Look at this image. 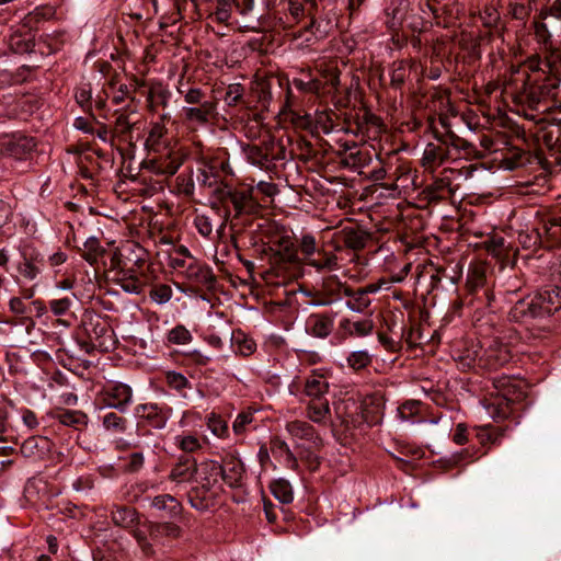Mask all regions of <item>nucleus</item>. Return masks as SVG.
Segmentation results:
<instances>
[{"mask_svg":"<svg viewBox=\"0 0 561 561\" xmlns=\"http://www.w3.org/2000/svg\"><path fill=\"white\" fill-rule=\"evenodd\" d=\"M147 500L150 502L151 508L164 513L161 514V517L176 519L183 513L182 503L171 494H160L154 497H147Z\"/></svg>","mask_w":561,"mask_h":561,"instance_id":"4be33fe9","label":"nucleus"},{"mask_svg":"<svg viewBox=\"0 0 561 561\" xmlns=\"http://www.w3.org/2000/svg\"><path fill=\"white\" fill-rule=\"evenodd\" d=\"M344 296L350 298L346 301V307L354 312H364L371 304L365 291H360L358 288L345 287Z\"/></svg>","mask_w":561,"mask_h":561,"instance_id":"ea45409f","label":"nucleus"},{"mask_svg":"<svg viewBox=\"0 0 561 561\" xmlns=\"http://www.w3.org/2000/svg\"><path fill=\"white\" fill-rule=\"evenodd\" d=\"M51 447V442L45 436H31L21 445V454L26 458H42Z\"/></svg>","mask_w":561,"mask_h":561,"instance_id":"c756f323","label":"nucleus"},{"mask_svg":"<svg viewBox=\"0 0 561 561\" xmlns=\"http://www.w3.org/2000/svg\"><path fill=\"white\" fill-rule=\"evenodd\" d=\"M244 88L240 83L229 84L224 96L225 102L229 106H236L242 100Z\"/></svg>","mask_w":561,"mask_h":561,"instance_id":"338daca9","label":"nucleus"},{"mask_svg":"<svg viewBox=\"0 0 561 561\" xmlns=\"http://www.w3.org/2000/svg\"><path fill=\"white\" fill-rule=\"evenodd\" d=\"M348 287L347 285L341 283L337 276L332 275L323 279L320 296H325L330 299H333V302L341 299L342 295L344 296V288Z\"/></svg>","mask_w":561,"mask_h":561,"instance_id":"c03bdc74","label":"nucleus"},{"mask_svg":"<svg viewBox=\"0 0 561 561\" xmlns=\"http://www.w3.org/2000/svg\"><path fill=\"white\" fill-rule=\"evenodd\" d=\"M430 203H439L453 194L448 179H437L424 190Z\"/></svg>","mask_w":561,"mask_h":561,"instance_id":"e433bc0d","label":"nucleus"},{"mask_svg":"<svg viewBox=\"0 0 561 561\" xmlns=\"http://www.w3.org/2000/svg\"><path fill=\"white\" fill-rule=\"evenodd\" d=\"M164 381L167 386L174 390L181 398H187L186 390L193 388L192 382L181 373L168 370L164 373Z\"/></svg>","mask_w":561,"mask_h":561,"instance_id":"58836bf2","label":"nucleus"},{"mask_svg":"<svg viewBox=\"0 0 561 561\" xmlns=\"http://www.w3.org/2000/svg\"><path fill=\"white\" fill-rule=\"evenodd\" d=\"M483 346L472 345L463 350L459 356V363L467 368H480V358Z\"/></svg>","mask_w":561,"mask_h":561,"instance_id":"603ef678","label":"nucleus"},{"mask_svg":"<svg viewBox=\"0 0 561 561\" xmlns=\"http://www.w3.org/2000/svg\"><path fill=\"white\" fill-rule=\"evenodd\" d=\"M551 126L557 127V135L552 129L543 133L542 141L548 149V156H536L535 158L540 163L545 171L552 172L554 167L561 169V117H553Z\"/></svg>","mask_w":561,"mask_h":561,"instance_id":"39448f33","label":"nucleus"},{"mask_svg":"<svg viewBox=\"0 0 561 561\" xmlns=\"http://www.w3.org/2000/svg\"><path fill=\"white\" fill-rule=\"evenodd\" d=\"M185 276L190 282L209 291L216 288L217 277L213 268L206 264H199L197 262L188 263V265H186Z\"/></svg>","mask_w":561,"mask_h":561,"instance_id":"2eb2a0df","label":"nucleus"},{"mask_svg":"<svg viewBox=\"0 0 561 561\" xmlns=\"http://www.w3.org/2000/svg\"><path fill=\"white\" fill-rule=\"evenodd\" d=\"M488 284L485 267L482 265H473L469 268L466 289L467 293L483 287Z\"/></svg>","mask_w":561,"mask_h":561,"instance_id":"09e8293b","label":"nucleus"},{"mask_svg":"<svg viewBox=\"0 0 561 561\" xmlns=\"http://www.w3.org/2000/svg\"><path fill=\"white\" fill-rule=\"evenodd\" d=\"M116 119H115V131L123 136V137H127L128 135H130L131 133V129L135 125V123H131L129 121V115L126 114V113H118L116 112Z\"/></svg>","mask_w":561,"mask_h":561,"instance_id":"774afa93","label":"nucleus"},{"mask_svg":"<svg viewBox=\"0 0 561 561\" xmlns=\"http://www.w3.org/2000/svg\"><path fill=\"white\" fill-rule=\"evenodd\" d=\"M59 423L79 430L88 425V415L79 410H62L55 416Z\"/></svg>","mask_w":561,"mask_h":561,"instance_id":"79ce46f5","label":"nucleus"},{"mask_svg":"<svg viewBox=\"0 0 561 561\" xmlns=\"http://www.w3.org/2000/svg\"><path fill=\"white\" fill-rule=\"evenodd\" d=\"M316 255L308 259V265L313 266L317 271H334L339 267L337 256L334 253L319 250Z\"/></svg>","mask_w":561,"mask_h":561,"instance_id":"37998d69","label":"nucleus"},{"mask_svg":"<svg viewBox=\"0 0 561 561\" xmlns=\"http://www.w3.org/2000/svg\"><path fill=\"white\" fill-rule=\"evenodd\" d=\"M383 417V402L382 398L373 396L366 398L362 403V419L369 426H375L381 423Z\"/></svg>","mask_w":561,"mask_h":561,"instance_id":"c85d7f7f","label":"nucleus"},{"mask_svg":"<svg viewBox=\"0 0 561 561\" xmlns=\"http://www.w3.org/2000/svg\"><path fill=\"white\" fill-rule=\"evenodd\" d=\"M546 249L561 245V211L537 214L535 218Z\"/></svg>","mask_w":561,"mask_h":561,"instance_id":"6e6552de","label":"nucleus"},{"mask_svg":"<svg viewBox=\"0 0 561 561\" xmlns=\"http://www.w3.org/2000/svg\"><path fill=\"white\" fill-rule=\"evenodd\" d=\"M480 21L488 28V32L479 35V44L490 43L495 34H501L503 25L501 24V15L499 10L493 5H485L480 12Z\"/></svg>","mask_w":561,"mask_h":561,"instance_id":"a211bd4d","label":"nucleus"},{"mask_svg":"<svg viewBox=\"0 0 561 561\" xmlns=\"http://www.w3.org/2000/svg\"><path fill=\"white\" fill-rule=\"evenodd\" d=\"M73 299L70 297H64L60 299H53L49 301V309L57 317H73V313L70 311Z\"/></svg>","mask_w":561,"mask_h":561,"instance_id":"e2e57ef3","label":"nucleus"},{"mask_svg":"<svg viewBox=\"0 0 561 561\" xmlns=\"http://www.w3.org/2000/svg\"><path fill=\"white\" fill-rule=\"evenodd\" d=\"M511 359L512 352L510 346L499 339H492L486 342L482 350L480 369L497 370L510 363Z\"/></svg>","mask_w":561,"mask_h":561,"instance_id":"423d86ee","label":"nucleus"},{"mask_svg":"<svg viewBox=\"0 0 561 561\" xmlns=\"http://www.w3.org/2000/svg\"><path fill=\"white\" fill-rule=\"evenodd\" d=\"M8 46L14 54H30L35 47V31L27 24H23L9 35Z\"/></svg>","mask_w":561,"mask_h":561,"instance_id":"4468645a","label":"nucleus"},{"mask_svg":"<svg viewBox=\"0 0 561 561\" xmlns=\"http://www.w3.org/2000/svg\"><path fill=\"white\" fill-rule=\"evenodd\" d=\"M197 476V461L192 455L184 454L169 473V480L176 483L191 482Z\"/></svg>","mask_w":561,"mask_h":561,"instance_id":"f3484780","label":"nucleus"},{"mask_svg":"<svg viewBox=\"0 0 561 561\" xmlns=\"http://www.w3.org/2000/svg\"><path fill=\"white\" fill-rule=\"evenodd\" d=\"M112 523L123 529H131L138 526L140 519L135 507L113 504L110 510Z\"/></svg>","mask_w":561,"mask_h":561,"instance_id":"5701e85b","label":"nucleus"},{"mask_svg":"<svg viewBox=\"0 0 561 561\" xmlns=\"http://www.w3.org/2000/svg\"><path fill=\"white\" fill-rule=\"evenodd\" d=\"M286 428L293 437L310 442L317 448H320L323 445V440L316 428L306 421H291L287 423Z\"/></svg>","mask_w":561,"mask_h":561,"instance_id":"bb28decb","label":"nucleus"},{"mask_svg":"<svg viewBox=\"0 0 561 561\" xmlns=\"http://www.w3.org/2000/svg\"><path fill=\"white\" fill-rule=\"evenodd\" d=\"M514 403L497 396L488 407L490 415L495 421L507 419L513 413Z\"/></svg>","mask_w":561,"mask_h":561,"instance_id":"de8ad7c7","label":"nucleus"},{"mask_svg":"<svg viewBox=\"0 0 561 561\" xmlns=\"http://www.w3.org/2000/svg\"><path fill=\"white\" fill-rule=\"evenodd\" d=\"M119 286L125 293L139 295L144 291L145 282L136 274L130 278H121Z\"/></svg>","mask_w":561,"mask_h":561,"instance_id":"0e129e2a","label":"nucleus"},{"mask_svg":"<svg viewBox=\"0 0 561 561\" xmlns=\"http://www.w3.org/2000/svg\"><path fill=\"white\" fill-rule=\"evenodd\" d=\"M221 479L230 488H240L242 485V478L244 473L243 463L234 458L229 457L220 465Z\"/></svg>","mask_w":561,"mask_h":561,"instance_id":"cd10ccee","label":"nucleus"},{"mask_svg":"<svg viewBox=\"0 0 561 561\" xmlns=\"http://www.w3.org/2000/svg\"><path fill=\"white\" fill-rule=\"evenodd\" d=\"M531 154L519 148H512L504 154L501 160V165L510 171L525 167L531 162Z\"/></svg>","mask_w":561,"mask_h":561,"instance_id":"f704fd0d","label":"nucleus"},{"mask_svg":"<svg viewBox=\"0 0 561 561\" xmlns=\"http://www.w3.org/2000/svg\"><path fill=\"white\" fill-rule=\"evenodd\" d=\"M36 147L35 138L24 134L0 135V154L18 160L25 159Z\"/></svg>","mask_w":561,"mask_h":561,"instance_id":"0eeeda50","label":"nucleus"},{"mask_svg":"<svg viewBox=\"0 0 561 561\" xmlns=\"http://www.w3.org/2000/svg\"><path fill=\"white\" fill-rule=\"evenodd\" d=\"M105 250L100 244V241L95 237L89 238L81 250V256L89 262L90 264H95L103 254Z\"/></svg>","mask_w":561,"mask_h":561,"instance_id":"8fccbe9b","label":"nucleus"},{"mask_svg":"<svg viewBox=\"0 0 561 561\" xmlns=\"http://www.w3.org/2000/svg\"><path fill=\"white\" fill-rule=\"evenodd\" d=\"M167 134V128L164 126V123H154L152 124L149 135L146 139L145 146L148 150H158V146L161 142V139Z\"/></svg>","mask_w":561,"mask_h":561,"instance_id":"6e6d98bb","label":"nucleus"},{"mask_svg":"<svg viewBox=\"0 0 561 561\" xmlns=\"http://www.w3.org/2000/svg\"><path fill=\"white\" fill-rule=\"evenodd\" d=\"M371 356L367 351H354L347 356V365L354 370H362L371 364Z\"/></svg>","mask_w":561,"mask_h":561,"instance_id":"052dcab7","label":"nucleus"},{"mask_svg":"<svg viewBox=\"0 0 561 561\" xmlns=\"http://www.w3.org/2000/svg\"><path fill=\"white\" fill-rule=\"evenodd\" d=\"M82 327L88 341L81 343V347L91 353L98 350L102 353L115 348L116 339L107 317H102L94 311H85L82 318Z\"/></svg>","mask_w":561,"mask_h":561,"instance_id":"20e7f679","label":"nucleus"},{"mask_svg":"<svg viewBox=\"0 0 561 561\" xmlns=\"http://www.w3.org/2000/svg\"><path fill=\"white\" fill-rule=\"evenodd\" d=\"M171 96V92L162 87L152 88L149 91L148 101L150 103L151 108L154 106L167 107L169 100Z\"/></svg>","mask_w":561,"mask_h":561,"instance_id":"680f3d73","label":"nucleus"},{"mask_svg":"<svg viewBox=\"0 0 561 561\" xmlns=\"http://www.w3.org/2000/svg\"><path fill=\"white\" fill-rule=\"evenodd\" d=\"M272 260L276 264H295L298 262V253L295 244L289 238H282L277 244V249L274 250Z\"/></svg>","mask_w":561,"mask_h":561,"instance_id":"7c9ffc66","label":"nucleus"},{"mask_svg":"<svg viewBox=\"0 0 561 561\" xmlns=\"http://www.w3.org/2000/svg\"><path fill=\"white\" fill-rule=\"evenodd\" d=\"M477 454L474 448H465L459 453L453 454L449 458L438 460L445 469H451L460 465L461 461L472 458Z\"/></svg>","mask_w":561,"mask_h":561,"instance_id":"bf43d9fd","label":"nucleus"},{"mask_svg":"<svg viewBox=\"0 0 561 561\" xmlns=\"http://www.w3.org/2000/svg\"><path fill=\"white\" fill-rule=\"evenodd\" d=\"M330 415V405L327 399L310 400L307 405V416L310 421L322 424Z\"/></svg>","mask_w":561,"mask_h":561,"instance_id":"a19ab883","label":"nucleus"},{"mask_svg":"<svg viewBox=\"0 0 561 561\" xmlns=\"http://www.w3.org/2000/svg\"><path fill=\"white\" fill-rule=\"evenodd\" d=\"M104 428L114 434H123L127 430V420L116 412H108L102 419Z\"/></svg>","mask_w":561,"mask_h":561,"instance_id":"3c124183","label":"nucleus"},{"mask_svg":"<svg viewBox=\"0 0 561 561\" xmlns=\"http://www.w3.org/2000/svg\"><path fill=\"white\" fill-rule=\"evenodd\" d=\"M133 537L137 541L141 552L147 558H154L157 556V550L153 548V543L150 540L149 534L147 535L144 530L138 528H131Z\"/></svg>","mask_w":561,"mask_h":561,"instance_id":"864d4df0","label":"nucleus"},{"mask_svg":"<svg viewBox=\"0 0 561 561\" xmlns=\"http://www.w3.org/2000/svg\"><path fill=\"white\" fill-rule=\"evenodd\" d=\"M133 399V389L124 382H110L102 392V403L112 409L118 410L121 413L127 411Z\"/></svg>","mask_w":561,"mask_h":561,"instance_id":"1a4fd4ad","label":"nucleus"},{"mask_svg":"<svg viewBox=\"0 0 561 561\" xmlns=\"http://www.w3.org/2000/svg\"><path fill=\"white\" fill-rule=\"evenodd\" d=\"M213 489V486L202 483L192 486L186 493L191 507L201 513L208 512L215 507L217 504V494Z\"/></svg>","mask_w":561,"mask_h":561,"instance_id":"ddd939ff","label":"nucleus"},{"mask_svg":"<svg viewBox=\"0 0 561 561\" xmlns=\"http://www.w3.org/2000/svg\"><path fill=\"white\" fill-rule=\"evenodd\" d=\"M423 165L439 167L447 161L458 160V156L451 152V149L446 148L442 142H430L423 152Z\"/></svg>","mask_w":561,"mask_h":561,"instance_id":"a878e982","label":"nucleus"},{"mask_svg":"<svg viewBox=\"0 0 561 561\" xmlns=\"http://www.w3.org/2000/svg\"><path fill=\"white\" fill-rule=\"evenodd\" d=\"M150 298L159 305L168 302L172 297V288L167 284H160L151 288Z\"/></svg>","mask_w":561,"mask_h":561,"instance_id":"69168bd1","label":"nucleus"},{"mask_svg":"<svg viewBox=\"0 0 561 561\" xmlns=\"http://www.w3.org/2000/svg\"><path fill=\"white\" fill-rule=\"evenodd\" d=\"M339 238L344 247L353 250H363L371 238V233L359 226H346L339 231Z\"/></svg>","mask_w":561,"mask_h":561,"instance_id":"aec40b11","label":"nucleus"},{"mask_svg":"<svg viewBox=\"0 0 561 561\" xmlns=\"http://www.w3.org/2000/svg\"><path fill=\"white\" fill-rule=\"evenodd\" d=\"M409 9V0H386V24L389 30L398 31L405 20Z\"/></svg>","mask_w":561,"mask_h":561,"instance_id":"393cba45","label":"nucleus"},{"mask_svg":"<svg viewBox=\"0 0 561 561\" xmlns=\"http://www.w3.org/2000/svg\"><path fill=\"white\" fill-rule=\"evenodd\" d=\"M270 490L272 494L283 504H289L294 500L293 488L289 481L277 479L271 482Z\"/></svg>","mask_w":561,"mask_h":561,"instance_id":"49530a36","label":"nucleus"},{"mask_svg":"<svg viewBox=\"0 0 561 561\" xmlns=\"http://www.w3.org/2000/svg\"><path fill=\"white\" fill-rule=\"evenodd\" d=\"M214 194L224 206L227 204L232 205L234 210L231 219L232 230L237 231L236 228L239 225V220H242L244 216H256L261 211L260 203L253 197V187L237 188L220 182ZM249 224L250 221L242 222V227L238 229V232Z\"/></svg>","mask_w":561,"mask_h":561,"instance_id":"f03ea898","label":"nucleus"},{"mask_svg":"<svg viewBox=\"0 0 561 561\" xmlns=\"http://www.w3.org/2000/svg\"><path fill=\"white\" fill-rule=\"evenodd\" d=\"M329 391V382L323 375H311L305 381L304 392L310 400L325 399Z\"/></svg>","mask_w":561,"mask_h":561,"instance_id":"c9c22d12","label":"nucleus"},{"mask_svg":"<svg viewBox=\"0 0 561 561\" xmlns=\"http://www.w3.org/2000/svg\"><path fill=\"white\" fill-rule=\"evenodd\" d=\"M333 329L334 319L329 313H312L306 321V332L313 337L327 339Z\"/></svg>","mask_w":561,"mask_h":561,"instance_id":"412c9836","label":"nucleus"},{"mask_svg":"<svg viewBox=\"0 0 561 561\" xmlns=\"http://www.w3.org/2000/svg\"><path fill=\"white\" fill-rule=\"evenodd\" d=\"M534 33L537 42L542 44L547 50H551V55H556V50L552 49L551 33L546 23L542 21L534 22Z\"/></svg>","mask_w":561,"mask_h":561,"instance_id":"5fc2aeb1","label":"nucleus"},{"mask_svg":"<svg viewBox=\"0 0 561 561\" xmlns=\"http://www.w3.org/2000/svg\"><path fill=\"white\" fill-rule=\"evenodd\" d=\"M146 263V260L139 255L135 259L129 256L117 257L116 255L112 259V266L115 271V282L121 285V278H130L138 274L137 268H141Z\"/></svg>","mask_w":561,"mask_h":561,"instance_id":"b1692460","label":"nucleus"},{"mask_svg":"<svg viewBox=\"0 0 561 561\" xmlns=\"http://www.w3.org/2000/svg\"><path fill=\"white\" fill-rule=\"evenodd\" d=\"M465 301L467 305L476 307V309L489 308L494 301V294L490 285L479 287L478 289L468 291Z\"/></svg>","mask_w":561,"mask_h":561,"instance_id":"2f4dec72","label":"nucleus"},{"mask_svg":"<svg viewBox=\"0 0 561 561\" xmlns=\"http://www.w3.org/2000/svg\"><path fill=\"white\" fill-rule=\"evenodd\" d=\"M198 483L215 486L218 479L221 478L220 463L215 460H206L197 463Z\"/></svg>","mask_w":561,"mask_h":561,"instance_id":"473e14b6","label":"nucleus"},{"mask_svg":"<svg viewBox=\"0 0 561 561\" xmlns=\"http://www.w3.org/2000/svg\"><path fill=\"white\" fill-rule=\"evenodd\" d=\"M561 309V287L549 284L518 299L508 312L513 322L526 325L535 336L556 328L553 316Z\"/></svg>","mask_w":561,"mask_h":561,"instance_id":"f257e3e1","label":"nucleus"},{"mask_svg":"<svg viewBox=\"0 0 561 561\" xmlns=\"http://www.w3.org/2000/svg\"><path fill=\"white\" fill-rule=\"evenodd\" d=\"M182 163L183 159L179 153L168 152L165 156L145 160L141 163V169H146L153 174L168 178L174 175Z\"/></svg>","mask_w":561,"mask_h":561,"instance_id":"f8f14e48","label":"nucleus"},{"mask_svg":"<svg viewBox=\"0 0 561 561\" xmlns=\"http://www.w3.org/2000/svg\"><path fill=\"white\" fill-rule=\"evenodd\" d=\"M518 242L523 249L533 250L534 252L540 248H545V240L538 229L536 220L530 229H526L518 234Z\"/></svg>","mask_w":561,"mask_h":561,"instance_id":"4c0bfd02","label":"nucleus"},{"mask_svg":"<svg viewBox=\"0 0 561 561\" xmlns=\"http://www.w3.org/2000/svg\"><path fill=\"white\" fill-rule=\"evenodd\" d=\"M179 92L183 95L185 103L188 105H198L204 102H213L214 100L208 98L206 92L201 88H190L187 90L179 89Z\"/></svg>","mask_w":561,"mask_h":561,"instance_id":"13d9d810","label":"nucleus"},{"mask_svg":"<svg viewBox=\"0 0 561 561\" xmlns=\"http://www.w3.org/2000/svg\"><path fill=\"white\" fill-rule=\"evenodd\" d=\"M23 260L18 264V271L25 279L33 280L41 273L43 259L38 254L23 252Z\"/></svg>","mask_w":561,"mask_h":561,"instance_id":"72a5a7b5","label":"nucleus"},{"mask_svg":"<svg viewBox=\"0 0 561 561\" xmlns=\"http://www.w3.org/2000/svg\"><path fill=\"white\" fill-rule=\"evenodd\" d=\"M182 114L186 122L205 126L215 117L216 102H204L198 105L184 106Z\"/></svg>","mask_w":561,"mask_h":561,"instance_id":"6ab92c4d","label":"nucleus"},{"mask_svg":"<svg viewBox=\"0 0 561 561\" xmlns=\"http://www.w3.org/2000/svg\"><path fill=\"white\" fill-rule=\"evenodd\" d=\"M410 75L408 60H397L392 64L390 72V85L394 90H401L405 83V79Z\"/></svg>","mask_w":561,"mask_h":561,"instance_id":"a18cd8bd","label":"nucleus"},{"mask_svg":"<svg viewBox=\"0 0 561 561\" xmlns=\"http://www.w3.org/2000/svg\"><path fill=\"white\" fill-rule=\"evenodd\" d=\"M382 128V121L379 116L368 110H364L362 114H356L354 127L348 124L346 131L354 134L362 139H376Z\"/></svg>","mask_w":561,"mask_h":561,"instance_id":"9b49d317","label":"nucleus"},{"mask_svg":"<svg viewBox=\"0 0 561 561\" xmlns=\"http://www.w3.org/2000/svg\"><path fill=\"white\" fill-rule=\"evenodd\" d=\"M148 531L153 548L159 545L164 546L169 540L182 536V528L174 522L150 523Z\"/></svg>","mask_w":561,"mask_h":561,"instance_id":"dca6fc26","label":"nucleus"},{"mask_svg":"<svg viewBox=\"0 0 561 561\" xmlns=\"http://www.w3.org/2000/svg\"><path fill=\"white\" fill-rule=\"evenodd\" d=\"M167 339L171 344L184 345L193 340V335L185 325L176 324L168 332Z\"/></svg>","mask_w":561,"mask_h":561,"instance_id":"4d7b16f0","label":"nucleus"},{"mask_svg":"<svg viewBox=\"0 0 561 561\" xmlns=\"http://www.w3.org/2000/svg\"><path fill=\"white\" fill-rule=\"evenodd\" d=\"M505 87L514 94L516 102L525 103L533 110H537L540 102L550 92L548 85L540 84L537 80L531 79L530 73L520 66H511Z\"/></svg>","mask_w":561,"mask_h":561,"instance_id":"7ed1b4c3","label":"nucleus"},{"mask_svg":"<svg viewBox=\"0 0 561 561\" xmlns=\"http://www.w3.org/2000/svg\"><path fill=\"white\" fill-rule=\"evenodd\" d=\"M172 413V408L149 402L140 403L135 408V416L154 430L165 427Z\"/></svg>","mask_w":561,"mask_h":561,"instance_id":"9d476101","label":"nucleus"}]
</instances>
